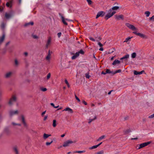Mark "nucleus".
Returning a JSON list of instances; mask_svg holds the SVG:
<instances>
[{"instance_id": "nucleus-1", "label": "nucleus", "mask_w": 154, "mask_h": 154, "mask_svg": "<svg viewBox=\"0 0 154 154\" xmlns=\"http://www.w3.org/2000/svg\"><path fill=\"white\" fill-rule=\"evenodd\" d=\"M17 100V97L16 95H12L8 102V104L10 106L12 105L14 103L16 102Z\"/></svg>"}, {"instance_id": "nucleus-2", "label": "nucleus", "mask_w": 154, "mask_h": 154, "mask_svg": "<svg viewBox=\"0 0 154 154\" xmlns=\"http://www.w3.org/2000/svg\"><path fill=\"white\" fill-rule=\"evenodd\" d=\"M76 142V141H72L71 140H67L63 143V146L64 147L69 146L70 144L75 143Z\"/></svg>"}, {"instance_id": "nucleus-3", "label": "nucleus", "mask_w": 154, "mask_h": 154, "mask_svg": "<svg viewBox=\"0 0 154 154\" xmlns=\"http://www.w3.org/2000/svg\"><path fill=\"white\" fill-rule=\"evenodd\" d=\"M19 113L18 110H11L9 112V114L10 116H12L15 115H18Z\"/></svg>"}, {"instance_id": "nucleus-4", "label": "nucleus", "mask_w": 154, "mask_h": 154, "mask_svg": "<svg viewBox=\"0 0 154 154\" xmlns=\"http://www.w3.org/2000/svg\"><path fill=\"white\" fill-rule=\"evenodd\" d=\"M125 25L129 29L133 31H135L137 30V29L134 25L131 24L129 23H126Z\"/></svg>"}, {"instance_id": "nucleus-5", "label": "nucleus", "mask_w": 154, "mask_h": 154, "mask_svg": "<svg viewBox=\"0 0 154 154\" xmlns=\"http://www.w3.org/2000/svg\"><path fill=\"white\" fill-rule=\"evenodd\" d=\"M111 12H109V13H108L105 17V19L106 20H108L116 13V12L115 11H113L111 13Z\"/></svg>"}, {"instance_id": "nucleus-6", "label": "nucleus", "mask_w": 154, "mask_h": 154, "mask_svg": "<svg viewBox=\"0 0 154 154\" xmlns=\"http://www.w3.org/2000/svg\"><path fill=\"white\" fill-rule=\"evenodd\" d=\"M151 143V141H149L148 142H147L144 143H142L140 144L138 147V148H137L138 149H140L142 148H143V147H144L148 145L149 144Z\"/></svg>"}, {"instance_id": "nucleus-7", "label": "nucleus", "mask_w": 154, "mask_h": 154, "mask_svg": "<svg viewBox=\"0 0 154 154\" xmlns=\"http://www.w3.org/2000/svg\"><path fill=\"white\" fill-rule=\"evenodd\" d=\"M13 72L11 71H9L6 72L4 75V77L6 79L10 78L13 75Z\"/></svg>"}, {"instance_id": "nucleus-8", "label": "nucleus", "mask_w": 154, "mask_h": 154, "mask_svg": "<svg viewBox=\"0 0 154 154\" xmlns=\"http://www.w3.org/2000/svg\"><path fill=\"white\" fill-rule=\"evenodd\" d=\"M115 17L116 19L117 20H123L124 18V16L123 15H115Z\"/></svg>"}, {"instance_id": "nucleus-9", "label": "nucleus", "mask_w": 154, "mask_h": 154, "mask_svg": "<svg viewBox=\"0 0 154 154\" xmlns=\"http://www.w3.org/2000/svg\"><path fill=\"white\" fill-rule=\"evenodd\" d=\"M51 38L50 37H49L48 38V39L46 42V47L48 48L51 44Z\"/></svg>"}, {"instance_id": "nucleus-10", "label": "nucleus", "mask_w": 154, "mask_h": 154, "mask_svg": "<svg viewBox=\"0 0 154 154\" xmlns=\"http://www.w3.org/2000/svg\"><path fill=\"white\" fill-rule=\"evenodd\" d=\"M105 14V13L103 11H100L98 12L96 16V18H97L103 16Z\"/></svg>"}, {"instance_id": "nucleus-11", "label": "nucleus", "mask_w": 154, "mask_h": 154, "mask_svg": "<svg viewBox=\"0 0 154 154\" xmlns=\"http://www.w3.org/2000/svg\"><path fill=\"white\" fill-rule=\"evenodd\" d=\"M13 0H10L9 2H7L6 4V6L8 7L11 8H12V4H13Z\"/></svg>"}, {"instance_id": "nucleus-12", "label": "nucleus", "mask_w": 154, "mask_h": 154, "mask_svg": "<svg viewBox=\"0 0 154 154\" xmlns=\"http://www.w3.org/2000/svg\"><path fill=\"white\" fill-rule=\"evenodd\" d=\"M51 58V54L50 52V50L48 51V55L46 57V59L48 61H49Z\"/></svg>"}, {"instance_id": "nucleus-13", "label": "nucleus", "mask_w": 154, "mask_h": 154, "mask_svg": "<svg viewBox=\"0 0 154 154\" xmlns=\"http://www.w3.org/2000/svg\"><path fill=\"white\" fill-rule=\"evenodd\" d=\"M12 16V15L11 13H5V17L7 19H8L11 18Z\"/></svg>"}, {"instance_id": "nucleus-14", "label": "nucleus", "mask_w": 154, "mask_h": 154, "mask_svg": "<svg viewBox=\"0 0 154 154\" xmlns=\"http://www.w3.org/2000/svg\"><path fill=\"white\" fill-rule=\"evenodd\" d=\"M89 38L90 40H91L92 41L99 42L101 39V38H100V37H99L97 39H94L91 37H90Z\"/></svg>"}, {"instance_id": "nucleus-15", "label": "nucleus", "mask_w": 154, "mask_h": 154, "mask_svg": "<svg viewBox=\"0 0 154 154\" xmlns=\"http://www.w3.org/2000/svg\"><path fill=\"white\" fill-rule=\"evenodd\" d=\"M63 111H67L70 113H72L73 112L72 110L69 107H67L64 109Z\"/></svg>"}, {"instance_id": "nucleus-16", "label": "nucleus", "mask_w": 154, "mask_h": 154, "mask_svg": "<svg viewBox=\"0 0 154 154\" xmlns=\"http://www.w3.org/2000/svg\"><path fill=\"white\" fill-rule=\"evenodd\" d=\"M144 71L143 70L142 71L140 72H137L136 70L134 71V73L135 75H140L142 74Z\"/></svg>"}, {"instance_id": "nucleus-17", "label": "nucleus", "mask_w": 154, "mask_h": 154, "mask_svg": "<svg viewBox=\"0 0 154 154\" xmlns=\"http://www.w3.org/2000/svg\"><path fill=\"white\" fill-rule=\"evenodd\" d=\"M79 56V53L78 52H76V53L72 57V60L75 59L78 57Z\"/></svg>"}, {"instance_id": "nucleus-18", "label": "nucleus", "mask_w": 154, "mask_h": 154, "mask_svg": "<svg viewBox=\"0 0 154 154\" xmlns=\"http://www.w3.org/2000/svg\"><path fill=\"white\" fill-rule=\"evenodd\" d=\"M13 149L16 154H19V152L17 146H14L13 148Z\"/></svg>"}, {"instance_id": "nucleus-19", "label": "nucleus", "mask_w": 154, "mask_h": 154, "mask_svg": "<svg viewBox=\"0 0 154 154\" xmlns=\"http://www.w3.org/2000/svg\"><path fill=\"white\" fill-rule=\"evenodd\" d=\"M5 38V35L3 34L2 36L0 38V45L3 42Z\"/></svg>"}, {"instance_id": "nucleus-20", "label": "nucleus", "mask_w": 154, "mask_h": 154, "mask_svg": "<svg viewBox=\"0 0 154 154\" xmlns=\"http://www.w3.org/2000/svg\"><path fill=\"white\" fill-rule=\"evenodd\" d=\"M120 63V61L118 60H115L112 63V64L113 65H116L117 64H119Z\"/></svg>"}, {"instance_id": "nucleus-21", "label": "nucleus", "mask_w": 154, "mask_h": 154, "mask_svg": "<svg viewBox=\"0 0 154 154\" xmlns=\"http://www.w3.org/2000/svg\"><path fill=\"white\" fill-rule=\"evenodd\" d=\"M11 125L13 127H15L16 126H21V124H20L14 122H11Z\"/></svg>"}, {"instance_id": "nucleus-22", "label": "nucleus", "mask_w": 154, "mask_h": 154, "mask_svg": "<svg viewBox=\"0 0 154 154\" xmlns=\"http://www.w3.org/2000/svg\"><path fill=\"white\" fill-rule=\"evenodd\" d=\"M119 6H114L112 7L111 9H110L109 10V12H111L112 10H117L119 8Z\"/></svg>"}, {"instance_id": "nucleus-23", "label": "nucleus", "mask_w": 154, "mask_h": 154, "mask_svg": "<svg viewBox=\"0 0 154 154\" xmlns=\"http://www.w3.org/2000/svg\"><path fill=\"white\" fill-rule=\"evenodd\" d=\"M61 17L62 22L63 23V24L66 25H67V23L66 22V20H65V19L64 18V17L63 16H61Z\"/></svg>"}, {"instance_id": "nucleus-24", "label": "nucleus", "mask_w": 154, "mask_h": 154, "mask_svg": "<svg viewBox=\"0 0 154 154\" xmlns=\"http://www.w3.org/2000/svg\"><path fill=\"white\" fill-rule=\"evenodd\" d=\"M129 54H127L126 55H125L123 57L121 58L120 59V60H122L123 59H127L128 58H129Z\"/></svg>"}, {"instance_id": "nucleus-25", "label": "nucleus", "mask_w": 154, "mask_h": 154, "mask_svg": "<svg viewBox=\"0 0 154 154\" xmlns=\"http://www.w3.org/2000/svg\"><path fill=\"white\" fill-rule=\"evenodd\" d=\"M51 136V134H48L45 133L43 134V137L44 139H46L47 138H48L50 136Z\"/></svg>"}, {"instance_id": "nucleus-26", "label": "nucleus", "mask_w": 154, "mask_h": 154, "mask_svg": "<svg viewBox=\"0 0 154 154\" xmlns=\"http://www.w3.org/2000/svg\"><path fill=\"white\" fill-rule=\"evenodd\" d=\"M105 137H106V136L105 135H102V136H101V137H99L98 138V139L97 140V141H100L101 140L103 139H104L105 138Z\"/></svg>"}, {"instance_id": "nucleus-27", "label": "nucleus", "mask_w": 154, "mask_h": 154, "mask_svg": "<svg viewBox=\"0 0 154 154\" xmlns=\"http://www.w3.org/2000/svg\"><path fill=\"white\" fill-rule=\"evenodd\" d=\"M21 119L23 123L24 126H26V124L25 120L24 117L23 115L21 116Z\"/></svg>"}, {"instance_id": "nucleus-28", "label": "nucleus", "mask_w": 154, "mask_h": 154, "mask_svg": "<svg viewBox=\"0 0 154 154\" xmlns=\"http://www.w3.org/2000/svg\"><path fill=\"white\" fill-rule=\"evenodd\" d=\"M97 118V117L96 116H95L94 118L93 119H89V122H88V123L90 124L92 122L95 120Z\"/></svg>"}, {"instance_id": "nucleus-29", "label": "nucleus", "mask_w": 154, "mask_h": 154, "mask_svg": "<svg viewBox=\"0 0 154 154\" xmlns=\"http://www.w3.org/2000/svg\"><path fill=\"white\" fill-rule=\"evenodd\" d=\"M14 64L16 66H17L19 65V63L17 59H16L14 60Z\"/></svg>"}, {"instance_id": "nucleus-30", "label": "nucleus", "mask_w": 154, "mask_h": 154, "mask_svg": "<svg viewBox=\"0 0 154 154\" xmlns=\"http://www.w3.org/2000/svg\"><path fill=\"white\" fill-rule=\"evenodd\" d=\"M150 13L149 11H146L145 12V14L146 15V16L148 17L149 16Z\"/></svg>"}, {"instance_id": "nucleus-31", "label": "nucleus", "mask_w": 154, "mask_h": 154, "mask_svg": "<svg viewBox=\"0 0 154 154\" xmlns=\"http://www.w3.org/2000/svg\"><path fill=\"white\" fill-rule=\"evenodd\" d=\"M56 125V121L55 120H54L53 121V126L54 127H55Z\"/></svg>"}, {"instance_id": "nucleus-32", "label": "nucleus", "mask_w": 154, "mask_h": 154, "mask_svg": "<svg viewBox=\"0 0 154 154\" xmlns=\"http://www.w3.org/2000/svg\"><path fill=\"white\" fill-rule=\"evenodd\" d=\"M132 37H128V38H126L125 39V40L124 42H128L129 41H130V39H131L132 38Z\"/></svg>"}, {"instance_id": "nucleus-33", "label": "nucleus", "mask_w": 154, "mask_h": 154, "mask_svg": "<svg viewBox=\"0 0 154 154\" xmlns=\"http://www.w3.org/2000/svg\"><path fill=\"white\" fill-rule=\"evenodd\" d=\"M106 73H112L113 74V72L112 71H111L109 69H106Z\"/></svg>"}, {"instance_id": "nucleus-34", "label": "nucleus", "mask_w": 154, "mask_h": 154, "mask_svg": "<svg viewBox=\"0 0 154 154\" xmlns=\"http://www.w3.org/2000/svg\"><path fill=\"white\" fill-rule=\"evenodd\" d=\"M136 53H135V52L131 54V57L132 58H135L136 57Z\"/></svg>"}, {"instance_id": "nucleus-35", "label": "nucleus", "mask_w": 154, "mask_h": 154, "mask_svg": "<svg viewBox=\"0 0 154 154\" xmlns=\"http://www.w3.org/2000/svg\"><path fill=\"white\" fill-rule=\"evenodd\" d=\"M85 152V151L83 150V151H76L74 152V153H84Z\"/></svg>"}, {"instance_id": "nucleus-36", "label": "nucleus", "mask_w": 154, "mask_h": 154, "mask_svg": "<svg viewBox=\"0 0 154 154\" xmlns=\"http://www.w3.org/2000/svg\"><path fill=\"white\" fill-rule=\"evenodd\" d=\"M40 90L42 91L45 92L47 90V89L46 88H40Z\"/></svg>"}, {"instance_id": "nucleus-37", "label": "nucleus", "mask_w": 154, "mask_h": 154, "mask_svg": "<svg viewBox=\"0 0 154 154\" xmlns=\"http://www.w3.org/2000/svg\"><path fill=\"white\" fill-rule=\"evenodd\" d=\"M97 145H95V146H92L91 147H90L89 148V149H95V148H97Z\"/></svg>"}, {"instance_id": "nucleus-38", "label": "nucleus", "mask_w": 154, "mask_h": 154, "mask_svg": "<svg viewBox=\"0 0 154 154\" xmlns=\"http://www.w3.org/2000/svg\"><path fill=\"white\" fill-rule=\"evenodd\" d=\"M138 35L139 36H140L142 38H144L145 36V35L143 34H141L140 33H139L138 34Z\"/></svg>"}, {"instance_id": "nucleus-39", "label": "nucleus", "mask_w": 154, "mask_h": 154, "mask_svg": "<svg viewBox=\"0 0 154 154\" xmlns=\"http://www.w3.org/2000/svg\"><path fill=\"white\" fill-rule=\"evenodd\" d=\"M33 22H29L28 23H26L25 24V26H27L29 25H33Z\"/></svg>"}, {"instance_id": "nucleus-40", "label": "nucleus", "mask_w": 154, "mask_h": 154, "mask_svg": "<svg viewBox=\"0 0 154 154\" xmlns=\"http://www.w3.org/2000/svg\"><path fill=\"white\" fill-rule=\"evenodd\" d=\"M104 153V151L103 150H101L97 152L96 154H103Z\"/></svg>"}, {"instance_id": "nucleus-41", "label": "nucleus", "mask_w": 154, "mask_h": 154, "mask_svg": "<svg viewBox=\"0 0 154 154\" xmlns=\"http://www.w3.org/2000/svg\"><path fill=\"white\" fill-rule=\"evenodd\" d=\"M65 83L66 84L67 86L69 88L70 87V85H69V84L67 80L66 79H65Z\"/></svg>"}, {"instance_id": "nucleus-42", "label": "nucleus", "mask_w": 154, "mask_h": 154, "mask_svg": "<svg viewBox=\"0 0 154 154\" xmlns=\"http://www.w3.org/2000/svg\"><path fill=\"white\" fill-rule=\"evenodd\" d=\"M5 26V24L4 23H2L1 25V27L2 29H4Z\"/></svg>"}, {"instance_id": "nucleus-43", "label": "nucleus", "mask_w": 154, "mask_h": 154, "mask_svg": "<svg viewBox=\"0 0 154 154\" xmlns=\"http://www.w3.org/2000/svg\"><path fill=\"white\" fill-rule=\"evenodd\" d=\"M53 142V141L52 140L50 142H47L46 143V145L47 146H49Z\"/></svg>"}, {"instance_id": "nucleus-44", "label": "nucleus", "mask_w": 154, "mask_h": 154, "mask_svg": "<svg viewBox=\"0 0 154 154\" xmlns=\"http://www.w3.org/2000/svg\"><path fill=\"white\" fill-rule=\"evenodd\" d=\"M150 20L154 21V15L152 16L151 17L149 18Z\"/></svg>"}, {"instance_id": "nucleus-45", "label": "nucleus", "mask_w": 154, "mask_h": 154, "mask_svg": "<svg viewBox=\"0 0 154 154\" xmlns=\"http://www.w3.org/2000/svg\"><path fill=\"white\" fill-rule=\"evenodd\" d=\"M51 77V74L50 73H49L47 75V79H48Z\"/></svg>"}, {"instance_id": "nucleus-46", "label": "nucleus", "mask_w": 154, "mask_h": 154, "mask_svg": "<svg viewBox=\"0 0 154 154\" xmlns=\"http://www.w3.org/2000/svg\"><path fill=\"white\" fill-rule=\"evenodd\" d=\"M78 52L79 53V54H84V52L82 50H81L80 51Z\"/></svg>"}, {"instance_id": "nucleus-47", "label": "nucleus", "mask_w": 154, "mask_h": 154, "mask_svg": "<svg viewBox=\"0 0 154 154\" xmlns=\"http://www.w3.org/2000/svg\"><path fill=\"white\" fill-rule=\"evenodd\" d=\"M121 72V70H120V69H119L118 70H116L115 72H113V74H114L115 73H118V72Z\"/></svg>"}, {"instance_id": "nucleus-48", "label": "nucleus", "mask_w": 154, "mask_h": 154, "mask_svg": "<svg viewBox=\"0 0 154 154\" xmlns=\"http://www.w3.org/2000/svg\"><path fill=\"white\" fill-rule=\"evenodd\" d=\"M149 118L152 119L154 117V113L152 115L149 116L148 117Z\"/></svg>"}, {"instance_id": "nucleus-49", "label": "nucleus", "mask_w": 154, "mask_h": 154, "mask_svg": "<svg viewBox=\"0 0 154 154\" xmlns=\"http://www.w3.org/2000/svg\"><path fill=\"white\" fill-rule=\"evenodd\" d=\"M32 37L33 38L35 39H38V37L35 35H32Z\"/></svg>"}, {"instance_id": "nucleus-50", "label": "nucleus", "mask_w": 154, "mask_h": 154, "mask_svg": "<svg viewBox=\"0 0 154 154\" xmlns=\"http://www.w3.org/2000/svg\"><path fill=\"white\" fill-rule=\"evenodd\" d=\"M75 99L79 102H80V99L78 98V97L76 96V95L75 94Z\"/></svg>"}, {"instance_id": "nucleus-51", "label": "nucleus", "mask_w": 154, "mask_h": 154, "mask_svg": "<svg viewBox=\"0 0 154 154\" xmlns=\"http://www.w3.org/2000/svg\"><path fill=\"white\" fill-rule=\"evenodd\" d=\"M87 2L89 5H91L92 4V1L91 0H86Z\"/></svg>"}, {"instance_id": "nucleus-52", "label": "nucleus", "mask_w": 154, "mask_h": 154, "mask_svg": "<svg viewBox=\"0 0 154 154\" xmlns=\"http://www.w3.org/2000/svg\"><path fill=\"white\" fill-rule=\"evenodd\" d=\"M85 76H86V77L88 79L90 77V75H89V74H88V73H86L85 74Z\"/></svg>"}, {"instance_id": "nucleus-53", "label": "nucleus", "mask_w": 154, "mask_h": 154, "mask_svg": "<svg viewBox=\"0 0 154 154\" xmlns=\"http://www.w3.org/2000/svg\"><path fill=\"white\" fill-rule=\"evenodd\" d=\"M98 44L100 47H102L103 46V45L100 42H98Z\"/></svg>"}, {"instance_id": "nucleus-54", "label": "nucleus", "mask_w": 154, "mask_h": 154, "mask_svg": "<svg viewBox=\"0 0 154 154\" xmlns=\"http://www.w3.org/2000/svg\"><path fill=\"white\" fill-rule=\"evenodd\" d=\"M61 35V33L60 32L57 34V35L59 38H60Z\"/></svg>"}, {"instance_id": "nucleus-55", "label": "nucleus", "mask_w": 154, "mask_h": 154, "mask_svg": "<svg viewBox=\"0 0 154 154\" xmlns=\"http://www.w3.org/2000/svg\"><path fill=\"white\" fill-rule=\"evenodd\" d=\"M47 118H48V116L47 115L45 116L44 118V120L45 121L47 119Z\"/></svg>"}, {"instance_id": "nucleus-56", "label": "nucleus", "mask_w": 154, "mask_h": 154, "mask_svg": "<svg viewBox=\"0 0 154 154\" xmlns=\"http://www.w3.org/2000/svg\"><path fill=\"white\" fill-rule=\"evenodd\" d=\"M24 54L25 57H27L28 56V53L27 52H25L24 53Z\"/></svg>"}, {"instance_id": "nucleus-57", "label": "nucleus", "mask_w": 154, "mask_h": 154, "mask_svg": "<svg viewBox=\"0 0 154 154\" xmlns=\"http://www.w3.org/2000/svg\"><path fill=\"white\" fill-rule=\"evenodd\" d=\"M46 111H44V112H43L42 113V115H42V116H44V115L45 113H46Z\"/></svg>"}, {"instance_id": "nucleus-58", "label": "nucleus", "mask_w": 154, "mask_h": 154, "mask_svg": "<svg viewBox=\"0 0 154 154\" xmlns=\"http://www.w3.org/2000/svg\"><path fill=\"white\" fill-rule=\"evenodd\" d=\"M133 33L135 35H138V34L139 33V32H133Z\"/></svg>"}, {"instance_id": "nucleus-59", "label": "nucleus", "mask_w": 154, "mask_h": 154, "mask_svg": "<svg viewBox=\"0 0 154 154\" xmlns=\"http://www.w3.org/2000/svg\"><path fill=\"white\" fill-rule=\"evenodd\" d=\"M82 102L85 105H87V103L84 100H83L82 101Z\"/></svg>"}, {"instance_id": "nucleus-60", "label": "nucleus", "mask_w": 154, "mask_h": 154, "mask_svg": "<svg viewBox=\"0 0 154 154\" xmlns=\"http://www.w3.org/2000/svg\"><path fill=\"white\" fill-rule=\"evenodd\" d=\"M51 106H53L54 108V107H55L53 103H51Z\"/></svg>"}, {"instance_id": "nucleus-61", "label": "nucleus", "mask_w": 154, "mask_h": 154, "mask_svg": "<svg viewBox=\"0 0 154 154\" xmlns=\"http://www.w3.org/2000/svg\"><path fill=\"white\" fill-rule=\"evenodd\" d=\"M130 132V131H129V130L126 131L125 132V134H128V133H129Z\"/></svg>"}, {"instance_id": "nucleus-62", "label": "nucleus", "mask_w": 154, "mask_h": 154, "mask_svg": "<svg viewBox=\"0 0 154 154\" xmlns=\"http://www.w3.org/2000/svg\"><path fill=\"white\" fill-rule=\"evenodd\" d=\"M99 50L100 51H103V48H101L99 49Z\"/></svg>"}, {"instance_id": "nucleus-63", "label": "nucleus", "mask_w": 154, "mask_h": 154, "mask_svg": "<svg viewBox=\"0 0 154 154\" xmlns=\"http://www.w3.org/2000/svg\"><path fill=\"white\" fill-rule=\"evenodd\" d=\"M102 143V142H101V143H100L98 144H97V147H98L99 146H100Z\"/></svg>"}, {"instance_id": "nucleus-64", "label": "nucleus", "mask_w": 154, "mask_h": 154, "mask_svg": "<svg viewBox=\"0 0 154 154\" xmlns=\"http://www.w3.org/2000/svg\"><path fill=\"white\" fill-rule=\"evenodd\" d=\"M102 143V142H101V143H100L98 144H97V147H98L99 146H100Z\"/></svg>"}]
</instances>
